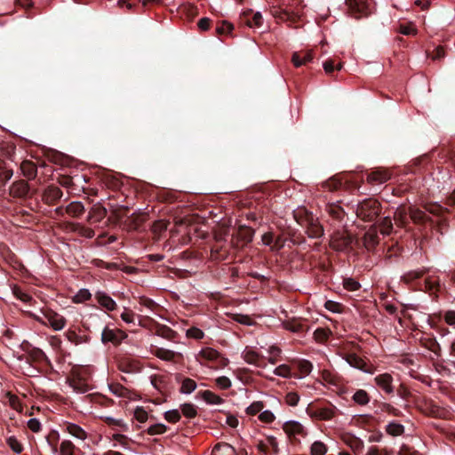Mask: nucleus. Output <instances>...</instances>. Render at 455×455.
<instances>
[{"label": "nucleus", "instance_id": "obj_1", "mask_svg": "<svg viewBox=\"0 0 455 455\" xmlns=\"http://www.w3.org/2000/svg\"><path fill=\"white\" fill-rule=\"evenodd\" d=\"M292 214L297 223L306 228L308 237L316 239L323 235L324 229L319 219L307 208L298 207Z\"/></svg>", "mask_w": 455, "mask_h": 455}, {"label": "nucleus", "instance_id": "obj_2", "mask_svg": "<svg viewBox=\"0 0 455 455\" xmlns=\"http://www.w3.org/2000/svg\"><path fill=\"white\" fill-rule=\"evenodd\" d=\"M302 3L303 0H281V6L275 16L289 26H297L304 8Z\"/></svg>", "mask_w": 455, "mask_h": 455}, {"label": "nucleus", "instance_id": "obj_3", "mask_svg": "<svg viewBox=\"0 0 455 455\" xmlns=\"http://www.w3.org/2000/svg\"><path fill=\"white\" fill-rule=\"evenodd\" d=\"M381 211L380 202L374 197H368L357 203L355 214L359 220L374 224L380 216Z\"/></svg>", "mask_w": 455, "mask_h": 455}, {"label": "nucleus", "instance_id": "obj_4", "mask_svg": "<svg viewBox=\"0 0 455 455\" xmlns=\"http://www.w3.org/2000/svg\"><path fill=\"white\" fill-rule=\"evenodd\" d=\"M348 13L355 19H361L371 14V9L368 0H346Z\"/></svg>", "mask_w": 455, "mask_h": 455}, {"label": "nucleus", "instance_id": "obj_5", "mask_svg": "<svg viewBox=\"0 0 455 455\" xmlns=\"http://www.w3.org/2000/svg\"><path fill=\"white\" fill-rule=\"evenodd\" d=\"M281 354V349L276 346H270L269 347H261L258 349V368L266 365V361L275 364Z\"/></svg>", "mask_w": 455, "mask_h": 455}, {"label": "nucleus", "instance_id": "obj_6", "mask_svg": "<svg viewBox=\"0 0 455 455\" xmlns=\"http://www.w3.org/2000/svg\"><path fill=\"white\" fill-rule=\"evenodd\" d=\"M352 243V236L348 233L337 230L331 235V245L336 251H344Z\"/></svg>", "mask_w": 455, "mask_h": 455}, {"label": "nucleus", "instance_id": "obj_7", "mask_svg": "<svg viewBox=\"0 0 455 455\" xmlns=\"http://www.w3.org/2000/svg\"><path fill=\"white\" fill-rule=\"evenodd\" d=\"M363 244L368 251H373L379 243L378 235L377 224H372L369 229L364 233L363 238Z\"/></svg>", "mask_w": 455, "mask_h": 455}, {"label": "nucleus", "instance_id": "obj_8", "mask_svg": "<svg viewBox=\"0 0 455 455\" xmlns=\"http://www.w3.org/2000/svg\"><path fill=\"white\" fill-rule=\"evenodd\" d=\"M62 190L55 186H47L42 193V201L48 205H55L59 200L62 197Z\"/></svg>", "mask_w": 455, "mask_h": 455}, {"label": "nucleus", "instance_id": "obj_9", "mask_svg": "<svg viewBox=\"0 0 455 455\" xmlns=\"http://www.w3.org/2000/svg\"><path fill=\"white\" fill-rule=\"evenodd\" d=\"M10 195L15 198L26 199L31 197L30 187L24 180H20L12 184L10 187Z\"/></svg>", "mask_w": 455, "mask_h": 455}, {"label": "nucleus", "instance_id": "obj_10", "mask_svg": "<svg viewBox=\"0 0 455 455\" xmlns=\"http://www.w3.org/2000/svg\"><path fill=\"white\" fill-rule=\"evenodd\" d=\"M418 291L428 292L430 295H435V298H438V292L440 291V281L438 277L427 276L425 279L424 284L419 283V287L415 288Z\"/></svg>", "mask_w": 455, "mask_h": 455}, {"label": "nucleus", "instance_id": "obj_11", "mask_svg": "<svg viewBox=\"0 0 455 455\" xmlns=\"http://www.w3.org/2000/svg\"><path fill=\"white\" fill-rule=\"evenodd\" d=\"M127 335L120 331H114L108 327L104 328L101 333V341L106 344L108 342H111L114 345H118L121 341L125 339Z\"/></svg>", "mask_w": 455, "mask_h": 455}, {"label": "nucleus", "instance_id": "obj_12", "mask_svg": "<svg viewBox=\"0 0 455 455\" xmlns=\"http://www.w3.org/2000/svg\"><path fill=\"white\" fill-rule=\"evenodd\" d=\"M391 178V173L383 168H376L367 173L366 180L370 184H382Z\"/></svg>", "mask_w": 455, "mask_h": 455}, {"label": "nucleus", "instance_id": "obj_13", "mask_svg": "<svg viewBox=\"0 0 455 455\" xmlns=\"http://www.w3.org/2000/svg\"><path fill=\"white\" fill-rule=\"evenodd\" d=\"M145 220L146 217L143 214L133 213L122 222V226L127 232L136 231L139 230Z\"/></svg>", "mask_w": 455, "mask_h": 455}, {"label": "nucleus", "instance_id": "obj_14", "mask_svg": "<svg viewBox=\"0 0 455 455\" xmlns=\"http://www.w3.org/2000/svg\"><path fill=\"white\" fill-rule=\"evenodd\" d=\"M283 429L290 438H295L297 435L302 437L307 435V431L304 427L299 422L295 420L285 422L283 426Z\"/></svg>", "mask_w": 455, "mask_h": 455}, {"label": "nucleus", "instance_id": "obj_15", "mask_svg": "<svg viewBox=\"0 0 455 455\" xmlns=\"http://www.w3.org/2000/svg\"><path fill=\"white\" fill-rule=\"evenodd\" d=\"M44 318L47 320L49 324L55 330L60 331L62 330L66 324V319L54 312L52 309H46L44 312Z\"/></svg>", "mask_w": 455, "mask_h": 455}, {"label": "nucleus", "instance_id": "obj_16", "mask_svg": "<svg viewBox=\"0 0 455 455\" xmlns=\"http://www.w3.org/2000/svg\"><path fill=\"white\" fill-rule=\"evenodd\" d=\"M306 320L291 319L283 323L284 328L292 332L304 334L308 331L309 327L306 324Z\"/></svg>", "mask_w": 455, "mask_h": 455}, {"label": "nucleus", "instance_id": "obj_17", "mask_svg": "<svg viewBox=\"0 0 455 455\" xmlns=\"http://www.w3.org/2000/svg\"><path fill=\"white\" fill-rule=\"evenodd\" d=\"M409 217L415 224L418 225L434 222V220L428 217L425 212L414 207H409Z\"/></svg>", "mask_w": 455, "mask_h": 455}, {"label": "nucleus", "instance_id": "obj_18", "mask_svg": "<svg viewBox=\"0 0 455 455\" xmlns=\"http://www.w3.org/2000/svg\"><path fill=\"white\" fill-rule=\"evenodd\" d=\"M314 59L312 51H299L292 54L291 61L296 68L311 62Z\"/></svg>", "mask_w": 455, "mask_h": 455}, {"label": "nucleus", "instance_id": "obj_19", "mask_svg": "<svg viewBox=\"0 0 455 455\" xmlns=\"http://www.w3.org/2000/svg\"><path fill=\"white\" fill-rule=\"evenodd\" d=\"M199 355L207 360V361H218L220 360V364L221 366H226L228 363V360L227 358H224L220 355V354L212 348V347H205L200 351Z\"/></svg>", "mask_w": 455, "mask_h": 455}, {"label": "nucleus", "instance_id": "obj_20", "mask_svg": "<svg viewBox=\"0 0 455 455\" xmlns=\"http://www.w3.org/2000/svg\"><path fill=\"white\" fill-rule=\"evenodd\" d=\"M374 380L377 386L379 387L387 394H391L394 392L392 386L393 377L389 373L379 374L375 377Z\"/></svg>", "mask_w": 455, "mask_h": 455}, {"label": "nucleus", "instance_id": "obj_21", "mask_svg": "<svg viewBox=\"0 0 455 455\" xmlns=\"http://www.w3.org/2000/svg\"><path fill=\"white\" fill-rule=\"evenodd\" d=\"M63 427L66 432L76 439L84 441L88 436L86 431L77 424L72 422H65L63 424Z\"/></svg>", "mask_w": 455, "mask_h": 455}, {"label": "nucleus", "instance_id": "obj_22", "mask_svg": "<svg viewBox=\"0 0 455 455\" xmlns=\"http://www.w3.org/2000/svg\"><path fill=\"white\" fill-rule=\"evenodd\" d=\"M94 298L102 307L108 311H114L117 307L116 301L103 291H97Z\"/></svg>", "mask_w": 455, "mask_h": 455}, {"label": "nucleus", "instance_id": "obj_23", "mask_svg": "<svg viewBox=\"0 0 455 455\" xmlns=\"http://www.w3.org/2000/svg\"><path fill=\"white\" fill-rule=\"evenodd\" d=\"M239 25L241 28H253L256 25V12L252 9L243 11L239 18Z\"/></svg>", "mask_w": 455, "mask_h": 455}, {"label": "nucleus", "instance_id": "obj_24", "mask_svg": "<svg viewBox=\"0 0 455 455\" xmlns=\"http://www.w3.org/2000/svg\"><path fill=\"white\" fill-rule=\"evenodd\" d=\"M325 211L329 214V216L337 222H341L345 217V211L341 206L337 204H327L325 206Z\"/></svg>", "mask_w": 455, "mask_h": 455}, {"label": "nucleus", "instance_id": "obj_25", "mask_svg": "<svg viewBox=\"0 0 455 455\" xmlns=\"http://www.w3.org/2000/svg\"><path fill=\"white\" fill-rule=\"evenodd\" d=\"M429 271L427 267H422L420 269L410 270L404 273L402 276V281L406 284H411L414 281L421 278L423 275L427 274Z\"/></svg>", "mask_w": 455, "mask_h": 455}, {"label": "nucleus", "instance_id": "obj_26", "mask_svg": "<svg viewBox=\"0 0 455 455\" xmlns=\"http://www.w3.org/2000/svg\"><path fill=\"white\" fill-rule=\"evenodd\" d=\"M176 380L181 381L180 393L190 394L196 388V382L190 378H182L181 374L176 375Z\"/></svg>", "mask_w": 455, "mask_h": 455}, {"label": "nucleus", "instance_id": "obj_27", "mask_svg": "<svg viewBox=\"0 0 455 455\" xmlns=\"http://www.w3.org/2000/svg\"><path fill=\"white\" fill-rule=\"evenodd\" d=\"M334 406L315 408L312 416L320 420H329L334 416Z\"/></svg>", "mask_w": 455, "mask_h": 455}, {"label": "nucleus", "instance_id": "obj_28", "mask_svg": "<svg viewBox=\"0 0 455 455\" xmlns=\"http://www.w3.org/2000/svg\"><path fill=\"white\" fill-rule=\"evenodd\" d=\"M264 408V402L258 401V413H259L258 415V419H259L263 423H272L275 419L274 413L268 410L263 411Z\"/></svg>", "mask_w": 455, "mask_h": 455}, {"label": "nucleus", "instance_id": "obj_29", "mask_svg": "<svg viewBox=\"0 0 455 455\" xmlns=\"http://www.w3.org/2000/svg\"><path fill=\"white\" fill-rule=\"evenodd\" d=\"M23 175L28 180H34L37 174L36 165L31 161H23L20 164Z\"/></svg>", "mask_w": 455, "mask_h": 455}, {"label": "nucleus", "instance_id": "obj_30", "mask_svg": "<svg viewBox=\"0 0 455 455\" xmlns=\"http://www.w3.org/2000/svg\"><path fill=\"white\" fill-rule=\"evenodd\" d=\"M235 448L227 443H217L212 451V455H235Z\"/></svg>", "mask_w": 455, "mask_h": 455}, {"label": "nucleus", "instance_id": "obj_31", "mask_svg": "<svg viewBox=\"0 0 455 455\" xmlns=\"http://www.w3.org/2000/svg\"><path fill=\"white\" fill-rule=\"evenodd\" d=\"M198 395L208 404H220L224 402V400L220 395L210 390L200 391Z\"/></svg>", "mask_w": 455, "mask_h": 455}, {"label": "nucleus", "instance_id": "obj_32", "mask_svg": "<svg viewBox=\"0 0 455 455\" xmlns=\"http://www.w3.org/2000/svg\"><path fill=\"white\" fill-rule=\"evenodd\" d=\"M344 441L355 453L362 452L364 448L363 442L355 435H348Z\"/></svg>", "mask_w": 455, "mask_h": 455}, {"label": "nucleus", "instance_id": "obj_33", "mask_svg": "<svg viewBox=\"0 0 455 455\" xmlns=\"http://www.w3.org/2000/svg\"><path fill=\"white\" fill-rule=\"evenodd\" d=\"M155 355L164 361H173L177 356L181 357V354L174 351L165 349L163 347H157L155 350Z\"/></svg>", "mask_w": 455, "mask_h": 455}, {"label": "nucleus", "instance_id": "obj_34", "mask_svg": "<svg viewBox=\"0 0 455 455\" xmlns=\"http://www.w3.org/2000/svg\"><path fill=\"white\" fill-rule=\"evenodd\" d=\"M65 211L70 216L77 218L84 212V206L81 202H72L66 207Z\"/></svg>", "mask_w": 455, "mask_h": 455}, {"label": "nucleus", "instance_id": "obj_35", "mask_svg": "<svg viewBox=\"0 0 455 455\" xmlns=\"http://www.w3.org/2000/svg\"><path fill=\"white\" fill-rule=\"evenodd\" d=\"M377 227L378 229L379 228V231L383 235H390L393 231V223L391 218L387 216L380 219Z\"/></svg>", "mask_w": 455, "mask_h": 455}, {"label": "nucleus", "instance_id": "obj_36", "mask_svg": "<svg viewBox=\"0 0 455 455\" xmlns=\"http://www.w3.org/2000/svg\"><path fill=\"white\" fill-rule=\"evenodd\" d=\"M343 185L344 181L342 178L339 175H336L326 180L323 184V187L328 188L330 191H335L341 188Z\"/></svg>", "mask_w": 455, "mask_h": 455}, {"label": "nucleus", "instance_id": "obj_37", "mask_svg": "<svg viewBox=\"0 0 455 455\" xmlns=\"http://www.w3.org/2000/svg\"><path fill=\"white\" fill-rule=\"evenodd\" d=\"M13 175V171L4 163L0 162V186H4Z\"/></svg>", "mask_w": 455, "mask_h": 455}, {"label": "nucleus", "instance_id": "obj_38", "mask_svg": "<svg viewBox=\"0 0 455 455\" xmlns=\"http://www.w3.org/2000/svg\"><path fill=\"white\" fill-rule=\"evenodd\" d=\"M68 384L77 393L84 394L88 391V385L79 377L70 379Z\"/></svg>", "mask_w": 455, "mask_h": 455}, {"label": "nucleus", "instance_id": "obj_39", "mask_svg": "<svg viewBox=\"0 0 455 455\" xmlns=\"http://www.w3.org/2000/svg\"><path fill=\"white\" fill-rule=\"evenodd\" d=\"M346 361L351 365L352 367L363 370L366 366V363L357 355L355 354H348L346 356Z\"/></svg>", "mask_w": 455, "mask_h": 455}, {"label": "nucleus", "instance_id": "obj_40", "mask_svg": "<svg viewBox=\"0 0 455 455\" xmlns=\"http://www.w3.org/2000/svg\"><path fill=\"white\" fill-rule=\"evenodd\" d=\"M386 432L392 436H399L404 433V427L396 422H390L386 427Z\"/></svg>", "mask_w": 455, "mask_h": 455}, {"label": "nucleus", "instance_id": "obj_41", "mask_svg": "<svg viewBox=\"0 0 455 455\" xmlns=\"http://www.w3.org/2000/svg\"><path fill=\"white\" fill-rule=\"evenodd\" d=\"M108 387L112 394L118 397H128L129 390L120 383H110Z\"/></svg>", "mask_w": 455, "mask_h": 455}, {"label": "nucleus", "instance_id": "obj_42", "mask_svg": "<svg viewBox=\"0 0 455 455\" xmlns=\"http://www.w3.org/2000/svg\"><path fill=\"white\" fill-rule=\"evenodd\" d=\"M408 214H409V212H406V211L404 209H398L395 212V215H394V220H395V224L402 228L405 227L407 225V223L409 222L408 216H407Z\"/></svg>", "mask_w": 455, "mask_h": 455}, {"label": "nucleus", "instance_id": "obj_43", "mask_svg": "<svg viewBox=\"0 0 455 455\" xmlns=\"http://www.w3.org/2000/svg\"><path fill=\"white\" fill-rule=\"evenodd\" d=\"M76 450V447L69 440L62 441L60 443V455H75Z\"/></svg>", "mask_w": 455, "mask_h": 455}, {"label": "nucleus", "instance_id": "obj_44", "mask_svg": "<svg viewBox=\"0 0 455 455\" xmlns=\"http://www.w3.org/2000/svg\"><path fill=\"white\" fill-rule=\"evenodd\" d=\"M353 401L360 405H365L369 403L370 397L368 393L363 389H358L354 395H353Z\"/></svg>", "mask_w": 455, "mask_h": 455}, {"label": "nucleus", "instance_id": "obj_45", "mask_svg": "<svg viewBox=\"0 0 455 455\" xmlns=\"http://www.w3.org/2000/svg\"><path fill=\"white\" fill-rule=\"evenodd\" d=\"M60 439V435L57 431L52 430L49 435L46 436L47 443L52 448V451L53 454L58 452V442Z\"/></svg>", "mask_w": 455, "mask_h": 455}, {"label": "nucleus", "instance_id": "obj_46", "mask_svg": "<svg viewBox=\"0 0 455 455\" xmlns=\"http://www.w3.org/2000/svg\"><path fill=\"white\" fill-rule=\"evenodd\" d=\"M107 209L102 206H95L90 212V219H93L94 221L100 222L107 216Z\"/></svg>", "mask_w": 455, "mask_h": 455}, {"label": "nucleus", "instance_id": "obj_47", "mask_svg": "<svg viewBox=\"0 0 455 455\" xmlns=\"http://www.w3.org/2000/svg\"><path fill=\"white\" fill-rule=\"evenodd\" d=\"M156 333L158 336L163 337L164 339H172V338H174V336L176 334V332L172 329H171L170 327H168L166 325H163V324L157 325Z\"/></svg>", "mask_w": 455, "mask_h": 455}, {"label": "nucleus", "instance_id": "obj_48", "mask_svg": "<svg viewBox=\"0 0 455 455\" xmlns=\"http://www.w3.org/2000/svg\"><path fill=\"white\" fill-rule=\"evenodd\" d=\"M181 413L188 419H194L197 415L196 408L192 403H183L180 405Z\"/></svg>", "mask_w": 455, "mask_h": 455}, {"label": "nucleus", "instance_id": "obj_49", "mask_svg": "<svg viewBox=\"0 0 455 455\" xmlns=\"http://www.w3.org/2000/svg\"><path fill=\"white\" fill-rule=\"evenodd\" d=\"M295 367L303 375H307L313 369L312 363L307 360H299L295 363Z\"/></svg>", "mask_w": 455, "mask_h": 455}, {"label": "nucleus", "instance_id": "obj_50", "mask_svg": "<svg viewBox=\"0 0 455 455\" xmlns=\"http://www.w3.org/2000/svg\"><path fill=\"white\" fill-rule=\"evenodd\" d=\"M326 452L327 447L323 442L315 441L312 443L310 447L311 455H325Z\"/></svg>", "mask_w": 455, "mask_h": 455}, {"label": "nucleus", "instance_id": "obj_51", "mask_svg": "<svg viewBox=\"0 0 455 455\" xmlns=\"http://www.w3.org/2000/svg\"><path fill=\"white\" fill-rule=\"evenodd\" d=\"M330 334V330L325 328H317L314 331V338L317 342L323 343L329 339Z\"/></svg>", "mask_w": 455, "mask_h": 455}, {"label": "nucleus", "instance_id": "obj_52", "mask_svg": "<svg viewBox=\"0 0 455 455\" xmlns=\"http://www.w3.org/2000/svg\"><path fill=\"white\" fill-rule=\"evenodd\" d=\"M430 224L433 227V228H435L441 235L446 233L449 228V223L447 219H441L436 221L434 220V222Z\"/></svg>", "mask_w": 455, "mask_h": 455}, {"label": "nucleus", "instance_id": "obj_53", "mask_svg": "<svg viewBox=\"0 0 455 455\" xmlns=\"http://www.w3.org/2000/svg\"><path fill=\"white\" fill-rule=\"evenodd\" d=\"M6 443L8 446L12 449L15 453H21L23 451V445L18 441L15 436H10L7 438Z\"/></svg>", "mask_w": 455, "mask_h": 455}, {"label": "nucleus", "instance_id": "obj_54", "mask_svg": "<svg viewBox=\"0 0 455 455\" xmlns=\"http://www.w3.org/2000/svg\"><path fill=\"white\" fill-rule=\"evenodd\" d=\"M167 429H168V427L165 425H164L162 423H157V424L150 426L147 429V433L149 435H162V434H164L167 431Z\"/></svg>", "mask_w": 455, "mask_h": 455}, {"label": "nucleus", "instance_id": "obj_55", "mask_svg": "<svg viewBox=\"0 0 455 455\" xmlns=\"http://www.w3.org/2000/svg\"><path fill=\"white\" fill-rule=\"evenodd\" d=\"M151 384L153 387L163 393V388L165 387L166 381L164 376L153 375L150 377Z\"/></svg>", "mask_w": 455, "mask_h": 455}, {"label": "nucleus", "instance_id": "obj_56", "mask_svg": "<svg viewBox=\"0 0 455 455\" xmlns=\"http://www.w3.org/2000/svg\"><path fill=\"white\" fill-rule=\"evenodd\" d=\"M140 304L141 306H144L150 310L156 312L158 309L161 308L160 305H158L156 302H155L152 299H149L148 297H140Z\"/></svg>", "mask_w": 455, "mask_h": 455}, {"label": "nucleus", "instance_id": "obj_57", "mask_svg": "<svg viewBox=\"0 0 455 455\" xmlns=\"http://www.w3.org/2000/svg\"><path fill=\"white\" fill-rule=\"evenodd\" d=\"M424 346L436 355H440L442 348L435 339H428Z\"/></svg>", "mask_w": 455, "mask_h": 455}, {"label": "nucleus", "instance_id": "obj_58", "mask_svg": "<svg viewBox=\"0 0 455 455\" xmlns=\"http://www.w3.org/2000/svg\"><path fill=\"white\" fill-rule=\"evenodd\" d=\"M323 67L324 71L328 75H331L335 69L340 70L342 68V64L339 63L338 65H335V61L333 60L328 59L323 62Z\"/></svg>", "mask_w": 455, "mask_h": 455}, {"label": "nucleus", "instance_id": "obj_59", "mask_svg": "<svg viewBox=\"0 0 455 455\" xmlns=\"http://www.w3.org/2000/svg\"><path fill=\"white\" fill-rule=\"evenodd\" d=\"M343 286L349 291H355L361 287L360 283L353 278H344Z\"/></svg>", "mask_w": 455, "mask_h": 455}, {"label": "nucleus", "instance_id": "obj_60", "mask_svg": "<svg viewBox=\"0 0 455 455\" xmlns=\"http://www.w3.org/2000/svg\"><path fill=\"white\" fill-rule=\"evenodd\" d=\"M92 298V294L87 289H81L75 296V302L83 303L89 300Z\"/></svg>", "mask_w": 455, "mask_h": 455}, {"label": "nucleus", "instance_id": "obj_61", "mask_svg": "<svg viewBox=\"0 0 455 455\" xmlns=\"http://www.w3.org/2000/svg\"><path fill=\"white\" fill-rule=\"evenodd\" d=\"M164 419L170 422V423H177L180 418L181 415L178 410H171L164 413Z\"/></svg>", "mask_w": 455, "mask_h": 455}, {"label": "nucleus", "instance_id": "obj_62", "mask_svg": "<svg viewBox=\"0 0 455 455\" xmlns=\"http://www.w3.org/2000/svg\"><path fill=\"white\" fill-rule=\"evenodd\" d=\"M275 373L278 376L284 378L291 377L292 375L291 368L289 365L282 364L275 369Z\"/></svg>", "mask_w": 455, "mask_h": 455}, {"label": "nucleus", "instance_id": "obj_63", "mask_svg": "<svg viewBox=\"0 0 455 455\" xmlns=\"http://www.w3.org/2000/svg\"><path fill=\"white\" fill-rule=\"evenodd\" d=\"M134 418L140 423H144L148 419V412L144 410L143 407H137L134 411Z\"/></svg>", "mask_w": 455, "mask_h": 455}, {"label": "nucleus", "instance_id": "obj_64", "mask_svg": "<svg viewBox=\"0 0 455 455\" xmlns=\"http://www.w3.org/2000/svg\"><path fill=\"white\" fill-rule=\"evenodd\" d=\"M215 384L220 389L226 390L231 387V380L226 376H221L215 379Z\"/></svg>", "mask_w": 455, "mask_h": 455}]
</instances>
